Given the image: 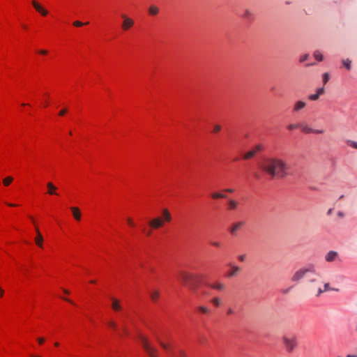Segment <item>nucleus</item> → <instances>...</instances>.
I'll return each mask as SVG.
<instances>
[{
    "label": "nucleus",
    "instance_id": "6",
    "mask_svg": "<svg viewBox=\"0 0 357 357\" xmlns=\"http://www.w3.org/2000/svg\"><path fill=\"white\" fill-rule=\"evenodd\" d=\"M172 215L167 209H163L161 215V218H157L153 222L149 223H163V222H169L171 220Z\"/></svg>",
    "mask_w": 357,
    "mask_h": 357
},
{
    "label": "nucleus",
    "instance_id": "13",
    "mask_svg": "<svg viewBox=\"0 0 357 357\" xmlns=\"http://www.w3.org/2000/svg\"><path fill=\"white\" fill-rule=\"evenodd\" d=\"M70 211L75 220L79 221L82 216L80 210L77 207L73 206L70 207Z\"/></svg>",
    "mask_w": 357,
    "mask_h": 357
},
{
    "label": "nucleus",
    "instance_id": "7",
    "mask_svg": "<svg viewBox=\"0 0 357 357\" xmlns=\"http://www.w3.org/2000/svg\"><path fill=\"white\" fill-rule=\"evenodd\" d=\"M241 269L240 267H238L236 265L231 264V265H230L229 270L226 273V277H227V278L234 277V276L237 275L241 272Z\"/></svg>",
    "mask_w": 357,
    "mask_h": 357
},
{
    "label": "nucleus",
    "instance_id": "40",
    "mask_svg": "<svg viewBox=\"0 0 357 357\" xmlns=\"http://www.w3.org/2000/svg\"><path fill=\"white\" fill-rule=\"evenodd\" d=\"M336 215L337 218L335 220V221L340 220L344 216V213L342 211H338Z\"/></svg>",
    "mask_w": 357,
    "mask_h": 357
},
{
    "label": "nucleus",
    "instance_id": "44",
    "mask_svg": "<svg viewBox=\"0 0 357 357\" xmlns=\"http://www.w3.org/2000/svg\"><path fill=\"white\" fill-rule=\"evenodd\" d=\"M45 338H43V337H38V338L37 339V342H38V344H40V345H41V344H43L45 342Z\"/></svg>",
    "mask_w": 357,
    "mask_h": 357
},
{
    "label": "nucleus",
    "instance_id": "23",
    "mask_svg": "<svg viewBox=\"0 0 357 357\" xmlns=\"http://www.w3.org/2000/svg\"><path fill=\"white\" fill-rule=\"evenodd\" d=\"M329 290H335L334 289H331L329 287V283H326L324 284V289H322L321 288H319L317 289V294H316V296H319L322 293L326 291H329Z\"/></svg>",
    "mask_w": 357,
    "mask_h": 357
},
{
    "label": "nucleus",
    "instance_id": "21",
    "mask_svg": "<svg viewBox=\"0 0 357 357\" xmlns=\"http://www.w3.org/2000/svg\"><path fill=\"white\" fill-rule=\"evenodd\" d=\"M299 128L303 132L306 134L312 133V132L314 131V129L311 128L305 123H300Z\"/></svg>",
    "mask_w": 357,
    "mask_h": 357
},
{
    "label": "nucleus",
    "instance_id": "39",
    "mask_svg": "<svg viewBox=\"0 0 357 357\" xmlns=\"http://www.w3.org/2000/svg\"><path fill=\"white\" fill-rule=\"evenodd\" d=\"M12 181L13 178L11 176H8L3 180V184L5 185H8Z\"/></svg>",
    "mask_w": 357,
    "mask_h": 357
},
{
    "label": "nucleus",
    "instance_id": "55",
    "mask_svg": "<svg viewBox=\"0 0 357 357\" xmlns=\"http://www.w3.org/2000/svg\"><path fill=\"white\" fill-rule=\"evenodd\" d=\"M54 346L55 347H59V342H55L54 343Z\"/></svg>",
    "mask_w": 357,
    "mask_h": 357
},
{
    "label": "nucleus",
    "instance_id": "57",
    "mask_svg": "<svg viewBox=\"0 0 357 357\" xmlns=\"http://www.w3.org/2000/svg\"><path fill=\"white\" fill-rule=\"evenodd\" d=\"M8 205L10 206H16L15 204H8Z\"/></svg>",
    "mask_w": 357,
    "mask_h": 357
},
{
    "label": "nucleus",
    "instance_id": "54",
    "mask_svg": "<svg viewBox=\"0 0 357 357\" xmlns=\"http://www.w3.org/2000/svg\"><path fill=\"white\" fill-rule=\"evenodd\" d=\"M63 292L66 294H69V291L66 290V289H63Z\"/></svg>",
    "mask_w": 357,
    "mask_h": 357
},
{
    "label": "nucleus",
    "instance_id": "16",
    "mask_svg": "<svg viewBox=\"0 0 357 357\" xmlns=\"http://www.w3.org/2000/svg\"><path fill=\"white\" fill-rule=\"evenodd\" d=\"M209 287L218 291H223L225 288V285L220 282H215L209 284Z\"/></svg>",
    "mask_w": 357,
    "mask_h": 357
},
{
    "label": "nucleus",
    "instance_id": "50",
    "mask_svg": "<svg viewBox=\"0 0 357 357\" xmlns=\"http://www.w3.org/2000/svg\"><path fill=\"white\" fill-rule=\"evenodd\" d=\"M3 294H4L3 289L1 287H0V297L1 298L3 297Z\"/></svg>",
    "mask_w": 357,
    "mask_h": 357
},
{
    "label": "nucleus",
    "instance_id": "56",
    "mask_svg": "<svg viewBox=\"0 0 357 357\" xmlns=\"http://www.w3.org/2000/svg\"><path fill=\"white\" fill-rule=\"evenodd\" d=\"M347 357H357V356H354V355H348Z\"/></svg>",
    "mask_w": 357,
    "mask_h": 357
},
{
    "label": "nucleus",
    "instance_id": "51",
    "mask_svg": "<svg viewBox=\"0 0 357 357\" xmlns=\"http://www.w3.org/2000/svg\"><path fill=\"white\" fill-rule=\"evenodd\" d=\"M65 301H68V303L73 304V305H75V303H73V301L68 299V298H63Z\"/></svg>",
    "mask_w": 357,
    "mask_h": 357
},
{
    "label": "nucleus",
    "instance_id": "9",
    "mask_svg": "<svg viewBox=\"0 0 357 357\" xmlns=\"http://www.w3.org/2000/svg\"><path fill=\"white\" fill-rule=\"evenodd\" d=\"M306 106V102L303 100H298L294 104L292 112L297 113L304 109Z\"/></svg>",
    "mask_w": 357,
    "mask_h": 357
},
{
    "label": "nucleus",
    "instance_id": "34",
    "mask_svg": "<svg viewBox=\"0 0 357 357\" xmlns=\"http://www.w3.org/2000/svg\"><path fill=\"white\" fill-rule=\"evenodd\" d=\"M157 340L160 344L161 347L166 351H167L169 348V346L167 344L162 342L158 337H156Z\"/></svg>",
    "mask_w": 357,
    "mask_h": 357
},
{
    "label": "nucleus",
    "instance_id": "32",
    "mask_svg": "<svg viewBox=\"0 0 357 357\" xmlns=\"http://www.w3.org/2000/svg\"><path fill=\"white\" fill-rule=\"evenodd\" d=\"M346 144L350 146V147H352L354 149H357V142H354V141H352V140H350V139H348L346 141Z\"/></svg>",
    "mask_w": 357,
    "mask_h": 357
},
{
    "label": "nucleus",
    "instance_id": "26",
    "mask_svg": "<svg viewBox=\"0 0 357 357\" xmlns=\"http://www.w3.org/2000/svg\"><path fill=\"white\" fill-rule=\"evenodd\" d=\"M313 56L314 57V59L318 61H322L323 59H324V56L323 54L321 53L320 51L319 50H316L313 53Z\"/></svg>",
    "mask_w": 357,
    "mask_h": 357
},
{
    "label": "nucleus",
    "instance_id": "5",
    "mask_svg": "<svg viewBox=\"0 0 357 357\" xmlns=\"http://www.w3.org/2000/svg\"><path fill=\"white\" fill-rule=\"evenodd\" d=\"M139 342L142 344V346L144 348V351L147 353L149 357H158L157 350L150 344L148 339L145 336L140 335Z\"/></svg>",
    "mask_w": 357,
    "mask_h": 357
},
{
    "label": "nucleus",
    "instance_id": "38",
    "mask_svg": "<svg viewBox=\"0 0 357 357\" xmlns=\"http://www.w3.org/2000/svg\"><path fill=\"white\" fill-rule=\"evenodd\" d=\"M309 58V54H303L300 56V62L301 63H303L305 62V61H307Z\"/></svg>",
    "mask_w": 357,
    "mask_h": 357
},
{
    "label": "nucleus",
    "instance_id": "4",
    "mask_svg": "<svg viewBox=\"0 0 357 357\" xmlns=\"http://www.w3.org/2000/svg\"><path fill=\"white\" fill-rule=\"evenodd\" d=\"M178 280L184 285L190 289H194L195 276L186 272H181L178 275Z\"/></svg>",
    "mask_w": 357,
    "mask_h": 357
},
{
    "label": "nucleus",
    "instance_id": "42",
    "mask_svg": "<svg viewBox=\"0 0 357 357\" xmlns=\"http://www.w3.org/2000/svg\"><path fill=\"white\" fill-rule=\"evenodd\" d=\"M235 313V310L232 307H228L226 312L227 315L229 316L234 314Z\"/></svg>",
    "mask_w": 357,
    "mask_h": 357
},
{
    "label": "nucleus",
    "instance_id": "35",
    "mask_svg": "<svg viewBox=\"0 0 357 357\" xmlns=\"http://www.w3.org/2000/svg\"><path fill=\"white\" fill-rule=\"evenodd\" d=\"M237 259L240 262H244L247 259V255L245 254L239 255L237 256Z\"/></svg>",
    "mask_w": 357,
    "mask_h": 357
},
{
    "label": "nucleus",
    "instance_id": "60",
    "mask_svg": "<svg viewBox=\"0 0 357 357\" xmlns=\"http://www.w3.org/2000/svg\"><path fill=\"white\" fill-rule=\"evenodd\" d=\"M90 282L93 284V283H95V281L94 280H91Z\"/></svg>",
    "mask_w": 357,
    "mask_h": 357
},
{
    "label": "nucleus",
    "instance_id": "10",
    "mask_svg": "<svg viewBox=\"0 0 357 357\" xmlns=\"http://www.w3.org/2000/svg\"><path fill=\"white\" fill-rule=\"evenodd\" d=\"M261 150V146L260 145H257L252 150L248 151L243 156L244 159H250L252 158L257 152Z\"/></svg>",
    "mask_w": 357,
    "mask_h": 357
},
{
    "label": "nucleus",
    "instance_id": "24",
    "mask_svg": "<svg viewBox=\"0 0 357 357\" xmlns=\"http://www.w3.org/2000/svg\"><path fill=\"white\" fill-rule=\"evenodd\" d=\"M107 326L109 328L112 329L113 331H116L119 335L121 334V332L119 331V327L116 325V324L113 321H109L107 323Z\"/></svg>",
    "mask_w": 357,
    "mask_h": 357
},
{
    "label": "nucleus",
    "instance_id": "52",
    "mask_svg": "<svg viewBox=\"0 0 357 357\" xmlns=\"http://www.w3.org/2000/svg\"><path fill=\"white\" fill-rule=\"evenodd\" d=\"M333 212V209L332 208H330L328 209V212H327V215H330Z\"/></svg>",
    "mask_w": 357,
    "mask_h": 357
},
{
    "label": "nucleus",
    "instance_id": "48",
    "mask_svg": "<svg viewBox=\"0 0 357 357\" xmlns=\"http://www.w3.org/2000/svg\"><path fill=\"white\" fill-rule=\"evenodd\" d=\"M40 104H41L42 105H43L44 107H46V106L47 105V102L46 99H45V100H42V101H41V102H40Z\"/></svg>",
    "mask_w": 357,
    "mask_h": 357
},
{
    "label": "nucleus",
    "instance_id": "14",
    "mask_svg": "<svg viewBox=\"0 0 357 357\" xmlns=\"http://www.w3.org/2000/svg\"><path fill=\"white\" fill-rule=\"evenodd\" d=\"M47 193L50 195H58L57 188L51 182L47 183Z\"/></svg>",
    "mask_w": 357,
    "mask_h": 357
},
{
    "label": "nucleus",
    "instance_id": "25",
    "mask_svg": "<svg viewBox=\"0 0 357 357\" xmlns=\"http://www.w3.org/2000/svg\"><path fill=\"white\" fill-rule=\"evenodd\" d=\"M197 311L204 314H209L211 313V310L205 306H199L197 307Z\"/></svg>",
    "mask_w": 357,
    "mask_h": 357
},
{
    "label": "nucleus",
    "instance_id": "8",
    "mask_svg": "<svg viewBox=\"0 0 357 357\" xmlns=\"http://www.w3.org/2000/svg\"><path fill=\"white\" fill-rule=\"evenodd\" d=\"M122 17L123 18V22L122 24V29L123 30L126 31L133 26L134 22L131 18L127 17L124 15H122Z\"/></svg>",
    "mask_w": 357,
    "mask_h": 357
},
{
    "label": "nucleus",
    "instance_id": "1",
    "mask_svg": "<svg viewBox=\"0 0 357 357\" xmlns=\"http://www.w3.org/2000/svg\"><path fill=\"white\" fill-rule=\"evenodd\" d=\"M261 168L271 176L283 177L288 173V166L282 160L278 158H268L264 160Z\"/></svg>",
    "mask_w": 357,
    "mask_h": 357
},
{
    "label": "nucleus",
    "instance_id": "11",
    "mask_svg": "<svg viewBox=\"0 0 357 357\" xmlns=\"http://www.w3.org/2000/svg\"><path fill=\"white\" fill-rule=\"evenodd\" d=\"M324 87H321V88H318L316 91V93H314V94H311L308 96V98L310 100H312V101H314V100H317L319 99V98L320 97V96L323 95L324 93Z\"/></svg>",
    "mask_w": 357,
    "mask_h": 357
},
{
    "label": "nucleus",
    "instance_id": "46",
    "mask_svg": "<svg viewBox=\"0 0 357 357\" xmlns=\"http://www.w3.org/2000/svg\"><path fill=\"white\" fill-rule=\"evenodd\" d=\"M67 112V110L66 109H61L59 112V115L63 116Z\"/></svg>",
    "mask_w": 357,
    "mask_h": 357
},
{
    "label": "nucleus",
    "instance_id": "12",
    "mask_svg": "<svg viewBox=\"0 0 357 357\" xmlns=\"http://www.w3.org/2000/svg\"><path fill=\"white\" fill-rule=\"evenodd\" d=\"M32 5L34 8L40 13L42 15L46 16L48 14V11L45 10L41 5H40L37 1H33Z\"/></svg>",
    "mask_w": 357,
    "mask_h": 357
},
{
    "label": "nucleus",
    "instance_id": "29",
    "mask_svg": "<svg viewBox=\"0 0 357 357\" xmlns=\"http://www.w3.org/2000/svg\"><path fill=\"white\" fill-rule=\"evenodd\" d=\"M160 225H158V224L149 225L150 227H149V230H146V229H144L143 231L145 233L146 235L148 236L151 233V229H158L159 227V226H160Z\"/></svg>",
    "mask_w": 357,
    "mask_h": 357
},
{
    "label": "nucleus",
    "instance_id": "15",
    "mask_svg": "<svg viewBox=\"0 0 357 357\" xmlns=\"http://www.w3.org/2000/svg\"><path fill=\"white\" fill-rule=\"evenodd\" d=\"M241 17L247 21L251 22L254 20V14L248 9L245 10Z\"/></svg>",
    "mask_w": 357,
    "mask_h": 357
},
{
    "label": "nucleus",
    "instance_id": "30",
    "mask_svg": "<svg viewBox=\"0 0 357 357\" xmlns=\"http://www.w3.org/2000/svg\"><path fill=\"white\" fill-rule=\"evenodd\" d=\"M211 197L214 199L227 198V195L220 192H214L211 195Z\"/></svg>",
    "mask_w": 357,
    "mask_h": 357
},
{
    "label": "nucleus",
    "instance_id": "3",
    "mask_svg": "<svg viewBox=\"0 0 357 357\" xmlns=\"http://www.w3.org/2000/svg\"><path fill=\"white\" fill-rule=\"evenodd\" d=\"M316 269L314 264H308L296 271L291 278L293 282H298L301 280L307 273H315Z\"/></svg>",
    "mask_w": 357,
    "mask_h": 357
},
{
    "label": "nucleus",
    "instance_id": "22",
    "mask_svg": "<svg viewBox=\"0 0 357 357\" xmlns=\"http://www.w3.org/2000/svg\"><path fill=\"white\" fill-rule=\"evenodd\" d=\"M150 297L153 302H156L160 298V291L158 290H151L149 292Z\"/></svg>",
    "mask_w": 357,
    "mask_h": 357
},
{
    "label": "nucleus",
    "instance_id": "28",
    "mask_svg": "<svg viewBox=\"0 0 357 357\" xmlns=\"http://www.w3.org/2000/svg\"><path fill=\"white\" fill-rule=\"evenodd\" d=\"M211 303L215 306V307H220L222 305V301L218 297H214L211 300Z\"/></svg>",
    "mask_w": 357,
    "mask_h": 357
},
{
    "label": "nucleus",
    "instance_id": "20",
    "mask_svg": "<svg viewBox=\"0 0 357 357\" xmlns=\"http://www.w3.org/2000/svg\"><path fill=\"white\" fill-rule=\"evenodd\" d=\"M37 236L35 238V242L36 243L40 248L43 247V238L41 235V234L39 231V229L38 228H36Z\"/></svg>",
    "mask_w": 357,
    "mask_h": 357
},
{
    "label": "nucleus",
    "instance_id": "59",
    "mask_svg": "<svg viewBox=\"0 0 357 357\" xmlns=\"http://www.w3.org/2000/svg\"><path fill=\"white\" fill-rule=\"evenodd\" d=\"M31 357H41V356H36V355H31Z\"/></svg>",
    "mask_w": 357,
    "mask_h": 357
},
{
    "label": "nucleus",
    "instance_id": "37",
    "mask_svg": "<svg viewBox=\"0 0 357 357\" xmlns=\"http://www.w3.org/2000/svg\"><path fill=\"white\" fill-rule=\"evenodd\" d=\"M322 79H323L324 84H326L328 82V81L329 79V75L328 73H325L323 74Z\"/></svg>",
    "mask_w": 357,
    "mask_h": 357
},
{
    "label": "nucleus",
    "instance_id": "53",
    "mask_svg": "<svg viewBox=\"0 0 357 357\" xmlns=\"http://www.w3.org/2000/svg\"><path fill=\"white\" fill-rule=\"evenodd\" d=\"M119 331L121 332V334L119 335H122L123 333H124V329H122V331L119 328Z\"/></svg>",
    "mask_w": 357,
    "mask_h": 357
},
{
    "label": "nucleus",
    "instance_id": "19",
    "mask_svg": "<svg viewBox=\"0 0 357 357\" xmlns=\"http://www.w3.org/2000/svg\"><path fill=\"white\" fill-rule=\"evenodd\" d=\"M238 202L234 199H229L227 204V208L229 211H234L237 209L238 206Z\"/></svg>",
    "mask_w": 357,
    "mask_h": 357
},
{
    "label": "nucleus",
    "instance_id": "2",
    "mask_svg": "<svg viewBox=\"0 0 357 357\" xmlns=\"http://www.w3.org/2000/svg\"><path fill=\"white\" fill-rule=\"evenodd\" d=\"M282 342L285 351L291 354L298 347V338L295 335H285L282 337Z\"/></svg>",
    "mask_w": 357,
    "mask_h": 357
},
{
    "label": "nucleus",
    "instance_id": "18",
    "mask_svg": "<svg viewBox=\"0 0 357 357\" xmlns=\"http://www.w3.org/2000/svg\"><path fill=\"white\" fill-rule=\"evenodd\" d=\"M337 257V252H336L335 251H330L326 254V255L325 257V259H326V261H327L328 262H331V261H333L334 260H335Z\"/></svg>",
    "mask_w": 357,
    "mask_h": 357
},
{
    "label": "nucleus",
    "instance_id": "58",
    "mask_svg": "<svg viewBox=\"0 0 357 357\" xmlns=\"http://www.w3.org/2000/svg\"><path fill=\"white\" fill-rule=\"evenodd\" d=\"M213 245H215V246H219V243H214Z\"/></svg>",
    "mask_w": 357,
    "mask_h": 357
},
{
    "label": "nucleus",
    "instance_id": "33",
    "mask_svg": "<svg viewBox=\"0 0 357 357\" xmlns=\"http://www.w3.org/2000/svg\"><path fill=\"white\" fill-rule=\"evenodd\" d=\"M342 63L347 70L351 68V61L348 59L342 60Z\"/></svg>",
    "mask_w": 357,
    "mask_h": 357
},
{
    "label": "nucleus",
    "instance_id": "41",
    "mask_svg": "<svg viewBox=\"0 0 357 357\" xmlns=\"http://www.w3.org/2000/svg\"><path fill=\"white\" fill-rule=\"evenodd\" d=\"M221 130V126L220 125H215L213 129V132L217 133L220 132Z\"/></svg>",
    "mask_w": 357,
    "mask_h": 357
},
{
    "label": "nucleus",
    "instance_id": "43",
    "mask_svg": "<svg viewBox=\"0 0 357 357\" xmlns=\"http://www.w3.org/2000/svg\"><path fill=\"white\" fill-rule=\"evenodd\" d=\"M89 24V22H86L85 24H84V23L81 22L80 21H75V22H74L73 25L75 26H82L84 24Z\"/></svg>",
    "mask_w": 357,
    "mask_h": 357
},
{
    "label": "nucleus",
    "instance_id": "31",
    "mask_svg": "<svg viewBox=\"0 0 357 357\" xmlns=\"http://www.w3.org/2000/svg\"><path fill=\"white\" fill-rule=\"evenodd\" d=\"M149 13L151 15H155L158 13V8L155 6H151L149 10Z\"/></svg>",
    "mask_w": 357,
    "mask_h": 357
},
{
    "label": "nucleus",
    "instance_id": "27",
    "mask_svg": "<svg viewBox=\"0 0 357 357\" xmlns=\"http://www.w3.org/2000/svg\"><path fill=\"white\" fill-rule=\"evenodd\" d=\"M240 229V225H233L229 229V231L232 235H236V233Z\"/></svg>",
    "mask_w": 357,
    "mask_h": 357
},
{
    "label": "nucleus",
    "instance_id": "36",
    "mask_svg": "<svg viewBox=\"0 0 357 357\" xmlns=\"http://www.w3.org/2000/svg\"><path fill=\"white\" fill-rule=\"evenodd\" d=\"M300 128V123H296V124H289L287 127V128L289 130H294L295 129H297V128Z\"/></svg>",
    "mask_w": 357,
    "mask_h": 357
},
{
    "label": "nucleus",
    "instance_id": "45",
    "mask_svg": "<svg viewBox=\"0 0 357 357\" xmlns=\"http://www.w3.org/2000/svg\"><path fill=\"white\" fill-rule=\"evenodd\" d=\"M323 132H324L323 130H315V129H314V131L312 132V133H315V134H321Z\"/></svg>",
    "mask_w": 357,
    "mask_h": 357
},
{
    "label": "nucleus",
    "instance_id": "47",
    "mask_svg": "<svg viewBox=\"0 0 357 357\" xmlns=\"http://www.w3.org/2000/svg\"><path fill=\"white\" fill-rule=\"evenodd\" d=\"M224 191L227 192L232 193L234 191V190L233 188H227V189L224 190Z\"/></svg>",
    "mask_w": 357,
    "mask_h": 357
},
{
    "label": "nucleus",
    "instance_id": "49",
    "mask_svg": "<svg viewBox=\"0 0 357 357\" xmlns=\"http://www.w3.org/2000/svg\"><path fill=\"white\" fill-rule=\"evenodd\" d=\"M38 53L45 55L47 54V52L46 50H40Z\"/></svg>",
    "mask_w": 357,
    "mask_h": 357
},
{
    "label": "nucleus",
    "instance_id": "17",
    "mask_svg": "<svg viewBox=\"0 0 357 357\" xmlns=\"http://www.w3.org/2000/svg\"><path fill=\"white\" fill-rule=\"evenodd\" d=\"M112 308L115 311L118 312L121 310V305L120 304V301L114 298H112Z\"/></svg>",
    "mask_w": 357,
    "mask_h": 357
}]
</instances>
